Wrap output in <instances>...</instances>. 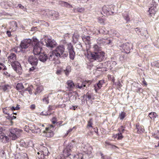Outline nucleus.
Returning a JSON list of instances; mask_svg holds the SVG:
<instances>
[{
	"label": "nucleus",
	"mask_w": 159,
	"mask_h": 159,
	"mask_svg": "<svg viewBox=\"0 0 159 159\" xmlns=\"http://www.w3.org/2000/svg\"><path fill=\"white\" fill-rule=\"evenodd\" d=\"M87 83V82L85 81V82H83L81 85H80L79 83H78L77 86L79 89H84L83 87H85L86 84Z\"/></svg>",
	"instance_id": "30"
},
{
	"label": "nucleus",
	"mask_w": 159,
	"mask_h": 159,
	"mask_svg": "<svg viewBox=\"0 0 159 159\" xmlns=\"http://www.w3.org/2000/svg\"><path fill=\"white\" fill-rule=\"evenodd\" d=\"M54 50L56 53L57 55L60 57H65L68 56V53L65 51L64 47L63 45H59Z\"/></svg>",
	"instance_id": "4"
},
{
	"label": "nucleus",
	"mask_w": 159,
	"mask_h": 159,
	"mask_svg": "<svg viewBox=\"0 0 159 159\" xmlns=\"http://www.w3.org/2000/svg\"><path fill=\"white\" fill-rule=\"evenodd\" d=\"M43 49L42 48H40V61L44 62L47 59H48L47 56L44 53H43L42 51H43Z\"/></svg>",
	"instance_id": "14"
},
{
	"label": "nucleus",
	"mask_w": 159,
	"mask_h": 159,
	"mask_svg": "<svg viewBox=\"0 0 159 159\" xmlns=\"http://www.w3.org/2000/svg\"><path fill=\"white\" fill-rule=\"evenodd\" d=\"M44 151L43 150L42 151V152H41V156H42V154H43V157H44V155H45V154H44Z\"/></svg>",
	"instance_id": "60"
},
{
	"label": "nucleus",
	"mask_w": 159,
	"mask_h": 159,
	"mask_svg": "<svg viewBox=\"0 0 159 159\" xmlns=\"http://www.w3.org/2000/svg\"><path fill=\"white\" fill-rule=\"evenodd\" d=\"M0 140L2 142L5 143L9 140V138L3 133L2 134L0 135Z\"/></svg>",
	"instance_id": "19"
},
{
	"label": "nucleus",
	"mask_w": 159,
	"mask_h": 159,
	"mask_svg": "<svg viewBox=\"0 0 159 159\" xmlns=\"http://www.w3.org/2000/svg\"><path fill=\"white\" fill-rule=\"evenodd\" d=\"M122 16L124 19L126 21H128L129 20L130 18L127 12H125L124 13H123Z\"/></svg>",
	"instance_id": "28"
},
{
	"label": "nucleus",
	"mask_w": 159,
	"mask_h": 159,
	"mask_svg": "<svg viewBox=\"0 0 159 159\" xmlns=\"http://www.w3.org/2000/svg\"><path fill=\"white\" fill-rule=\"evenodd\" d=\"M40 43L47 47L51 48H54L57 45V43L55 40L46 35L43 36L40 40Z\"/></svg>",
	"instance_id": "3"
},
{
	"label": "nucleus",
	"mask_w": 159,
	"mask_h": 159,
	"mask_svg": "<svg viewBox=\"0 0 159 159\" xmlns=\"http://www.w3.org/2000/svg\"><path fill=\"white\" fill-rule=\"evenodd\" d=\"M135 31L137 33L139 34H140V33L143 32H144L145 33H147V30L145 29H139V28H135Z\"/></svg>",
	"instance_id": "27"
},
{
	"label": "nucleus",
	"mask_w": 159,
	"mask_h": 159,
	"mask_svg": "<svg viewBox=\"0 0 159 159\" xmlns=\"http://www.w3.org/2000/svg\"><path fill=\"white\" fill-rule=\"evenodd\" d=\"M48 17L50 18L52 20H56L58 19L59 17L58 13L54 11H51L48 12Z\"/></svg>",
	"instance_id": "9"
},
{
	"label": "nucleus",
	"mask_w": 159,
	"mask_h": 159,
	"mask_svg": "<svg viewBox=\"0 0 159 159\" xmlns=\"http://www.w3.org/2000/svg\"><path fill=\"white\" fill-rule=\"evenodd\" d=\"M104 80H100L98 82L94 85V89L95 92L97 93L98 90L101 89L102 86V85L104 84Z\"/></svg>",
	"instance_id": "13"
},
{
	"label": "nucleus",
	"mask_w": 159,
	"mask_h": 159,
	"mask_svg": "<svg viewBox=\"0 0 159 159\" xmlns=\"http://www.w3.org/2000/svg\"><path fill=\"white\" fill-rule=\"evenodd\" d=\"M43 149V151H46L47 150V148L46 147H44L43 146H42L40 147V149Z\"/></svg>",
	"instance_id": "49"
},
{
	"label": "nucleus",
	"mask_w": 159,
	"mask_h": 159,
	"mask_svg": "<svg viewBox=\"0 0 159 159\" xmlns=\"http://www.w3.org/2000/svg\"><path fill=\"white\" fill-rule=\"evenodd\" d=\"M136 127L137 129V132L138 133H140L143 132L144 130V129L143 128L141 127L139 125H136Z\"/></svg>",
	"instance_id": "34"
},
{
	"label": "nucleus",
	"mask_w": 159,
	"mask_h": 159,
	"mask_svg": "<svg viewBox=\"0 0 159 159\" xmlns=\"http://www.w3.org/2000/svg\"><path fill=\"white\" fill-rule=\"evenodd\" d=\"M8 60L16 72L19 74H21L22 73V68L20 63L16 61V54L13 53H11L8 57Z\"/></svg>",
	"instance_id": "2"
},
{
	"label": "nucleus",
	"mask_w": 159,
	"mask_h": 159,
	"mask_svg": "<svg viewBox=\"0 0 159 159\" xmlns=\"http://www.w3.org/2000/svg\"><path fill=\"white\" fill-rule=\"evenodd\" d=\"M158 0H152V6L156 7H157L158 8Z\"/></svg>",
	"instance_id": "35"
},
{
	"label": "nucleus",
	"mask_w": 159,
	"mask_h": 159,
	"mask_svg": "<svg viewBox=\"0 0 159 159\" xmlns=\"http://www.w3.org/2000/svg\"><path fill=\"white\" fill-rule=\"evenodd\" d=\"M61 71L60 70H57L56 71V74L57 75H59L61 74Z\"/></svg>",
	"instance_id": "53"
},
{
	"label": "nucleus",
	"mask_w": 159,
	"mask_h": 159,
	"mask_svg": "<svg viewBox=\"0 0 159 159\" xmlns=\"http://www.w3.org/2000/svg\"><path fill=\"white\" fill-rule=\"evenodd\" d=\"M97 43L98 44H103V45H106L109 44L110 41L107 39H102L101 38L98 39L97 40Z\"/></svg>",
	"instance_id": "16"
},
{
	"label": "nucleus",
	"mask_w": 159,
	"mask_h": 159,
	"mask_svg": "<svg viewBox=\"0 0 159 159\" xmlns=\"http://www.w3.org/2000/svg\"><path fill=\"white\" fill-rule=\"evenodd\" d=\"M29 62L32 66L37 65L38 63V60L36 57L34 56H30L28 58Z\"/></svg>",
	"instance_id": "12"
},
{
	"label": "nucleus",
	"mask_w": 159,
	"mask_h": 159,
	"mask_svg": "<svg viewBox=\"0 0 159 159\" xmlns=\"http://www.w3.org/2000/svg\"><path fill=\"white\" fill-rule=\"evenodd\" d=\"M67 85V88L70 90H72L74 88L75 85L72 81L71 80H68L66 83Z\"/></svg>",
	"instance_id": "18"
},
{
	"label": "nucleus",
	"mask_w": 159,
	"mask_h": 159,
	"mask_svg": "<svg viewBox=\"0 0 159 159\" xmlns=\"http://www.w3.org/2000/svg\"><path fill=\"white\" fill-rule=\"evenodd\" d=\"M142 36H143L145 38H148V35L147 31V33H145L144 32H141L140 34Z\"/></svg>",
	"instance_id": "42"
},
{
	"label": "nucleus",
	"mask_w": 159,
	"mask_h": 159,
	"mask_svg": "<svg viewBox=\"0 0 159 159\" xmlns=\"http://www.w3.org/2000/svg\"><path fill=\"white\" fill-rule=\"evenodd\" d=\"M106 8H107V7L105 6H104V7H103V8H102V9H103V11H105V12H107L108 11L107 10V11H106Z\"/></svg>",
	"instance_id": "51"
},
{
	"label": "nucleus",
	"mask_w": 159,
	"mask_h": 159,
	"mask_svg": "<svg viewBox=\"0 0 159 159\" xmlns=\"http://www.w3.org/2000/svg\"><path fill=\"white\" fill-rule=\"evenodd\" d=\"M86 97L88 98V99L89 100L91 99V95L89 93H87L86 95Z\"/></svg>",
	"instance_id": "48"
},
{
	"label": "nucleus",
	"mask_w": 159,
	"mask_h": 159,
	"mask_svg": "<svg viewBox=\"0 0 159 159\" xmlns=\"http://www.w3.org/2000/svg\"><path fill=\"white\" fill-rule=\"evenodd\" d=\"M55 129V127L50 125L48 127H46L45 130H43V133H46L45 136L47 137H52L53 136V131Z\"/></svg>",
	"instance_id": "7"
},
{
	"label": "nucleus",
	"mask_w": 159,
	"mask_h": 159,
	"mask_svg": "<svg viewBox=\"0 0 159 159\" xmlns=\"http://www.w3.org/2000/svg\"><path fill=\"white\" fill-rule=\"evenodd\" d=\"M143 83L144 85H147V82H146V81H145V80H143Z\"/></svg>",
	"instance_id": "61"
},
{
	"label": "nucleus",
	"mask_w": 159,
	"mask_h": 159,
	"mask_svg": "<svg viewBox=\"0 0 159 159\" xmlns=\"http://www.w3.org/2000/svg\"><path fill=\"white\" fill-rule=\"evenodd\" d=\"M9 131L10 137L12 140H15L17 138L18 136L20 135V133L22 132V130L17 128H13L10 129Z\"/></svg>",
	"instance_id": "5"
},
{
	"label": "nucleus",
	"mask_w": 159,
	"mask_h": 159,
	"mask_svg": "<svg viewBox=\"0 0 159 159\" xmlns=\"http://www.w3.org/2000/svg\"><path fill=\"white\" fill-rule=\"evenodd\" d=\"M50 11L48 10L47 11L45 10H42L40 12V14L42 15V16H43V17H44L45 18H47V17H48V12Z\"/></svg>",
	"instance_id": "21"
},
{
	"label": "nucleus",
	"mask_w": 159,
	"mask_h": 159,
	"mask_svg": "<svg viewBox=\"0 0 159 159\" xmlns=\"http://www.w3.org/2000/svg\"><path fill=\"white\" fill-rule=\"evenodd\" d=\"M3 112L5 114L8 115L7 116H8V115H10L9 111H11L9 107H6L3 109Z\"/></svg>",
	"instance_id": "29"
},
{
	"label": "nucleus",
	"mask_w": 159,
	"mask_h": 159,
	"mask_svg": "<svg viewBox=\"0 0 159 159\" xmlns=\"http://www.w3.org/2000/svg\"><path fill=\"white\" fill-rule=\"evenodd\" d=\"M35 106L34 104H33L31 105L30 108L31 109L33 110L35 109Z\"/></svg>",
	"instance_id": "52"
},
{
	"label": "nucleus",
	"mask_w": 159,
	"mask_h": 159,
	"mask_svg": "<svg viewBox=\"0 0 159 159\" xmlns=\"http://www.w3.org/2000/svg\"><path fill=\"white\" fill-rule=\"evenodd\" d=\"M18 106H17L16 107H12L11 108H10V110L11 111H13L15 110H18L19 109V107H18Z\"/></svg>",
	"instance_id": "46"
},
{
	"label": "nucleus",
	"mask_w": 159,
	"mask_h": 159,
	"mask_svg": "<svg viewBox=\"0 0 159 159\" xmlns=\"http://www.w3.org/2000/svg\"><path fill=\"white\" fill-rule=\"evenodd\" d=\"M23 48H22V47L20 45V46L19 47H16L12 49V51L17 53L20 52L21 51L22 49Z\"/></svg>",
	"instance_id": "25"
},
{
	"label": "nucleus",
	"mask_w": 159,
	"mask_h": 159,
	"mask_svg": "<svg viewBox=\"0 0 159 159\" xmlns=\"http://www.w3.org/2000/svg\"><path fill=\"white\" fill-rule=\"evenodd\" d=\"M92 120L91 119L88 121V124L87 125V127H92Z\"/></svg>",
	"instance_id": "41"
},
{
	"label": "nucleus",
	"mask_w": 159,
	"mask_h": 159,
	"mask_svg": "<svg viewBox=\"0 0 159 159\" xmlns=\"http://www.w3.org/2000/svg\"><path fill=\"white\" fill-rule=\"evenodd\" d=\"M16 86V89L19 91L21 90H23L24 88V86L21 83L17 84Z\"/></svg>",
	"instance_id": "22"
},
{
	"label": "nucleus",
	"mask_w": 159,
	"mask_h": 159,
	"mask_svg": "<svg viewBox=\"0 0 159 159\" xmlns=\"http://www.w3.org/2000/svg\"><path fill=\"white\" fill-rule=\"evenodd\" d=\"M32 42L31 40L30 39H26L23 40L20 44L22 48L26 49L28 48Z\"/></svg>",
	"instance_id": "8"
},
{
	"label": "nucleus",
	"mask_w": 159,
	"mask_h": 159,
	"mask_svg": "<svg viewBox=\"0 0 159 159\" xmlns=\"http://www.w3.org/2000/svg\"><path fill=\"white\" fill-rule=\"evenodd\" d=\"M84 10V9L83 8H81L78 10V11L79 12H81L82 11H83Z\"/></svg>",
	"instance_id": "63"
},
{
	"label": "nucleus",
	"mask_w": 159,
	"mask_h": 159,
	"mask_svg": "<svg viewBox=\"0 0 159 159\" xmlns=\"http://www.w3.org/2000/svg\"><path fill=\"white\" fill-rule=\"evenodd\" d=\"M52 122L53 124L57 123V118L56 117H53L52 119Z\"/></svg>",
	"instance_id": "45"
},
{
	"label": "nucleus",
	"mask_w": 159,
	"mask_h": 159,
	"mask_svg": "<svg viewBox=\"0 0 159 159\" xmlns=\"http://www.w3.org/2000/svg\"><path fill=\"white\" fill-rule=\"evenodd\" d=\"M32 43L33 45L34 46L33 50L34 54V55H39L40 54L39 42L36 38L34 37Z\"/></svg>",
	"instance_id": "6"
},
{
	"label": "nucleus",
	"mask_w": 159,
	"mask_h": 159,
	"mask_svg": "<svg viewBox=\"0 0 159 159\" xmlns=\"http://www.w3.org/2000/svg\"><path fill=\"white\" fill-rule=\"evenodd\" d=\"M158 8L154 7V6H152L150 8H149L148 10V12L150 16H154L156 12L157 11Z\"/></svg>",
	"instance_id": "15"
},
{
	"label": "nucleus",
	"mask_w": 159,
	"mask_h": 159,
	"mask_svg": "<svg viewBox=\"0 0 159 159\" xmlns=\"http://www.w3.org/2000/svg\"><path fill=\"white\" fill-rule=\"evenodd\" d=\"M71 71V67L70 66H68L66 67V69L64 70L65 74L67 76H68L69 73Z\"/></svg>",
	"instance_id": "23"
},
{
	"label": "nucleus",
	"mask_w": 159,
	"mask_h": 159,
	"mask_svg": "<svg viewBox=\"0 0 159 159\" xmlns=\"http://www.w3.org/2000/svg\"><path fill=\"white\" fill-rule=\"evenodd\" d=\"M34 69V67H32V68H31L30 69V71L33 70Z\"/></svg>",
	"instance_id": "62"
},
{
	"label": "nucleus",
	"mask_w": 159,
	"mask_h": 159,
	"mask_svg": "<svg viewBox=\"0 0 159 159\" xmlns=\"http://www.w3.org/2000/svg\"><path fill=\"white\" fill-rule=\"evenodd\" d=\"M43 100L44 103L45 104H47L49 102L48 97H45L43 99Z\"/></svg>",
	"instance_id": "44"
},
{
	"label": "nucleus",
	"mask_w": 159,
	"mask_h": 159,
	"mask_svg": "<svg viewBox=\"0 0 159 159\" xmlns=\"http://www.w3.org/2000/svg\"><path fill=\"white\" fill-rule=\"evenodd\" d=\"M18 7L21 9H24V7L21 4H19L18 5Z\"/></svg>",
	"instance_id": "55"
},
{
	"label": "nucleus",
	"mask_w": 159,
	"mask_h": 159,
	"mask_svg": "<svg viewBox=\"0 0 159 159\" xmlns=\"http://www.w3.org/2000/svg\"><path fill=\"white\" fill-rule=\"evenodd\" d=\"M75 128V127H74L72 128H70L67 131V133L66 134H65V135L66 136L67 135V134L70 132H71L73 129Z\"/></svg>",
	"instance_id": "47"
},
{
	"label": "nucleus",
	"mask_w": 159,
	"mask_h": 159,
	"mask_svg": "<svg viewBox=\"0 0 159 159\" xmlns=\"http://www.w3.org/2000/svg\"><path fill=\"white\" fill-rule=\"evenodd\" d=\"M77 107H76V106H73L71 107H70V109L73 110H75V108H77Z\"/></svg>",
	"instance_id": "59"
},
{
	"label": "nucleus",
	"mask_w": 159,
	"mask_h": 159,
	"mask_svg": "<svg viewBox=\"0 0 159 159\" xmlns=\"http://www.w3.org/2000/svg\"><path fill=\"white\" fill-rule=\"evenodd\" d=\"M48 59L51 61H55L58 59L59 56L57 55L56 53L54 52V50L49 53Z\"/></svg>",
	"instance_id": "10"
},
{
	"label": "nucleus",
	"mask_w": 159,
	"mask_h": 159,
	"mask_svg": "<svg viewBox=\"0 0 159 159\" xmlns=\"http://www.w3.org/2000/svg\"><path fill=\"white\" fill-rule=\"evenodd\" d=\"M131 45L129 43H127L123 44V48L126 53H129V52Z\"/></svg>",
	"instance_id": "17"
},
{
	"label": "nucleus",
	"mask_w": 159,
	"mask_h": 159,
	"mask_svg": "<svg viewBox=\"0 0 159 159\" xmlns=\"http://www.w3.org/2000/svg\"><path fill=\"white\" fill-rule=\"evenodd\" d=\"M112 148H117V147L116 146H115V145H112Z\"/></svg>",
	"instance_id": "64"
},
{
	"label": "nucleus",
	"mask_w": 159,
	"mask_h": 159,
	"mask_svg": "<svg viewBox=\"0 0 159 159\" xmlns=\"http://www.w3.org/2000/svg\"><path fill=\"white\" fill-rule=\"evenodd\" d=\"M114 137L115 138H116L118 140H121V139L123 137L122 134H121V133H118L117 134H116L114 136Z\"/></svg>",
	"instance_id": "32"
},
{
	"label": "nucleus",
	"mask_w": 159,
	"mask_h": 159,
	"mask_svg": "<svg viewBox=\"0 0 159 159\" xmlns=\"http://www.w3.org/2000/svg\"><path fill=\"white\" fill-rule=\"evenodd\" d=\"M62 123H63L62 121H60L58 122H57V125H61L62 124Z\"/></svg>",
	"instance_id": "56"
},
{
	"label": "nucleus",
	"mask_w": 159,
	"mask_h": 159,
	"mask_svg": "<svg viewBox=\"0 0 159 159\" xmlns=\"http://www.w3.org/2000/svg\"><path fill=\"white\" fill-rule=\"evenodd\" d=\"M148 116L151 119H154L157 116L156 113L155 112H151L149 113V114Z\"/></svg>",
	"instance_id": "31"
},
{
	"label": "nucleus",
	"mask_w": 159,
	"mask_h": 159,
	"mask_svg": "<svg viewBox=\"0 0 159 159\" xmlns=\"http://www.w3.org/2000/svg\"><path fill=\"white\" fill-rule=\"evenodd\" d=\"M4 74L6 75L9 76L10 75V74L8 73L6 71L4 72Z\"/></svg>",
	"instance_id": "58"
},
{
	"label": "nucleus",
	"mask_w": 159,
	"mask_h": 159,
	"mask_svg": "<svg viewBox=\"0 0 159 159\" xmlns=\"http://www.w3.org/2000/svg\"><path fill=\"white\" fill-rule=\"evenodd\" d=\"M9 120H12L13 119H15L16 117L13 115H12V114H10L9 115H8V116H7L6 117Z\"/></svg>",
	"instance_id": "37"
},
{
	"label": "nucleus",
	"mask_w": 159,
	"mask_h": 159,
	"mask_svg": "<svg viewBox=\"0 0 159 159\" xmlns=\"http://www.w3.org/2000/svg\"><path fill=\"white\" fill-rule=\"evenodd\" d=\"M83 151L85 153L88 154L90 157L92 156V148L88 144L85 145L84 147Z\"/></svg>",
	"instance_id": "11"
},
{
	"label": "nucleus",
	"mask_w": 159,
	"mask_h": 159,
	"mask_svg": "<svg viewBox=\"0 0 159 159\" xmlns=\"http://www.w3.org/2000/svg\"><path fill=\"white\" fill-rule=\"evenodd\" d=\"M125 131V129L123 126H121L120 128L118 129V131H119V133H121V134L124 133Z\"/></svg>",
	"instance_id": "38"
},
{
	"label": "nucleus",
	"mask_w": 159,
	"mask_h": 159,
	"mask_svg": "<svg viewBox=\"0 0 159 159\" xmlns=\"http://www.w3.org/2000/svg\"><path fill=\"white\" fill-rule=\"evenodd\" d=\"M1 6L3 8H7L10 4L8 2H2L0 3Z\"/></svg>",
	"instance_id": "20"
},
{
	"label": "nucleus",
	"mask_w": 159,
	"mask_h": 159,
	"mask_svg": "<svg viewBox=\"0 0 159 159\" xmlns=\"http://www.w3.org/2000/svg\"><path fill=\"white\" fill-rule=\"evenodd\" d=\"M3 130L2 128L0 126V134L1 135L2 134V133H3Z\"/></svg>",
	"instance_id": "54"
},
{
	"label": "nucleus",
	"mask_w": 159,
	"mask_h": 159,
	"mask_svg": "<svg viewBox=\"0 0 159 159\" xmlns=\"http://www.w3.org/2000/svg\"><path fill=\"white\" fill-rule=\"evenodd\" d=\"M98 20L99 23L101 24H104V22L105 21V20L102 18V17H100L98 18Z\"/></svg>",
	"instance_id": "40"
},
{
	"label": "nucleus",
	"mask_w": 159,
	"mask_h": 159,
	"mask_svg": "<svg viewBox=\"0 0 159 159\" xmlns=\"http://www.w3.org/2000/svg\"><path fill=\"white\" fill-rule=\"evenodd\" d=\"M69 56L70 58L72 60H73L75 56V53L74 50H70L69 51Z\"/></svg>",
	"instance_id": "26"
},
{
	"label": "nucleus",
	"mask_w": 159,
	"mask_h": 159,
	"mask_svg": "<svg viewBox=\"0 0 159 159\" xmlns=\"http://www.w3.org/2000/svg\"><path fill=\"white\" fill-rule=\"evenodd\" d=\"M125 113L122 112L119 115V118L120 120H123L125 116Z\"/></svg>",
	"instance_id": "36"
},
{
	"label": "nucleus",
	"mask_w": 159,
	"mask_h": 159,
	"mask_svg": "<svg viewBox=\"0 0 159 159\" xmlns=\"http://www.w3.org/2000/svg\"><path fill=\"white\" fill-rule=\"evenodd\" d=\"M67 49L68 50V51H70V50H73V47L71 43H70L68 44L67 45Z\"/></svg>",
	"instance_id": "39"
},
{
	"label": "nucleus",
	"mask_w": 159,
	"mask_h": 159,
	"mask_svg": "<svg viewBox=\"0 0 159 159\" xmlns=\"http://www.w3.org/2000/svg\"><path fill=\"white\" fill-rule=\"evenodd\" d=\"M7 34L8 36L10 37L11 35V32L10 31H7Z\"/></svg>",
	"instance_id": "57"
},
{
	"label": "nucleus",
	"mask_w": 159,
	"mask_h": 159,
	"mask_svg": "<svg viewBox=\"0 0 159 159\" xmlns=\"http://www.w3.org/2000/svg\"><path fill=\"white\" fill-rule=\"evenodd\" d=\"M93 48L94 51L88 53V58L98 61H102L104 59L105 53L100 50V48L97 45H94Z\"/></svg>",
	"instance_id": "1"
},
{
	"label": "nucleus",
	"mask_w": 159,
	"mask_h": 159,
	"mask_svg": "<svg viewBox=\"0 0 159 159\" xmlns=\"http://www.w3.org/2000/svg\"><path fill=\"white\" fill-rule=\"evenodd\" d=\"M83 40L84 41L87 42V43H90V37L89 36H84L82 38Z\"/></svg>",
	"instance_id": "24"
},
{
	"label": "nucleus",
	"mask_w": 159,
	"mask_h": 159,
	"mask_svg": "<svg viewBox=\"0 0 159 159\" xmlns=\"http://www.w3.org/2000/svg\"><path fill=\"white\" fill-rule=\"evenodd\" d=\"M25 91H28L30 94H31L32 93V92L30 90V88H26L25 89Z\"/></svg>",
	"instance_id": "50"
},
{
	"label": "nucleus",
	"mask_w": 159,
	"mask_h": 159,
	"mask_svg": "<svg viewBox=\"0 0 159 159\" xmlns=\"http://www.w3.org/2000/svg\"><path fill=\"white\" fill-rule=\"evenodd\" d=\"M11 88L10 86L8 85H4L2 87V89L4 91L9 90Z\"/></svg>",
	"instance_id": "33"
},
{
	"label": "nucleus",
	"mask_w": 159,
	"mask_h": 159,
	"mask_svg": "<svg viewBox=\"0 0 159 159\" xmlns=\"http://www.w3.org/2000/svg\"><path fill=\"white\" fill-rule=\"evenodd\" d=\"M11 23L14 28L13 29L15 30L17 27V24L16 22L15 21H13Z\"/></svg>",
	"instance_id": "43"
}]
</instances>
